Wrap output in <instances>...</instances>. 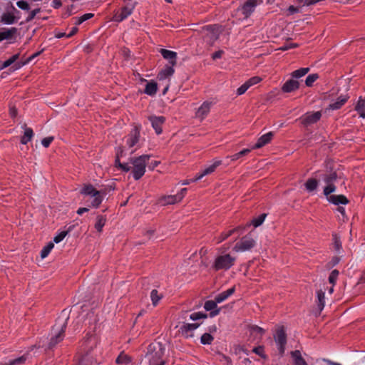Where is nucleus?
I'll return each mask as SVG.
<instances>
[{
	"label": "nucleus",
	"instance_id": "obj_21",
	"mask_svg": "<svg viewBox=\"0 0 365 365\" xmlns=\"http://www.w3.org/2000/svg\"><path fill=\"white\" fill-rule=\"evenodd\" d=\"M218 302L216 300H209L205 303L204 308L207 311H212L210 314V317H215L220 313V309L217 308V304Z\"/></svg>",
	"mask_w": 365,
	"mask_h": 365
},
{
	"label": "nucleus",
	"instance_id": "obj_14",
	"mask_svg": "<svg viewBox=\"0 0 365 365\" xmlns=\"http://www.w3.org/2000/svg\"><path fill=\"white\" fill-rule=\"evenodd\" d=\"M299 87L298 81L292 78L286 81L282 87V91L284 93H291L297 90Z\"/></svg>",
	"mask_w": 365,
	"mask_h": 365
},
{
	"label": "nucleus",
	"instance_id": "obj_46",
	"mask_svg": "<svg viewBox=\"0 0 365 365\" xmlns=\"http://www.w3.org/2000/svg\"><path fill=\"white\" fill-rule=\"evenodd\" d=\"M237 232V229H232L227 232H222L218 237L217 243H220L230 236H231L234 232Z\"/></svg>",
	"mask_w": 365,
	"mask_h": 365
},
{
	"label": "nucleus",
	"instance_id": "obj_51",
	"mask_svg": "<svg viewBox=\"0 0 365 365\" xmlns=\"http://www.w3.org/2000/svg\"><path fill=\"white\" fill-rule=\"evenodd\" d=\"M262 81V78L259 76H254L249 80H247L246 82L248 83L249 86L251 87L255 84H257Z\"/></svg>",
	"mask_w": 365,
	"mask_h": 365
},
{
	"label": "nucleus",
	"instance_id": "obj_29",
	"mask_svg": "<svg viewBox=\"0 0 365 365\" xmlns=\"http://www.w3.org/2000/svg\"><path fill=\"white\" fill-rule=\"evenodd\" d=\"M235 287H231L230 289L219 294L217 296L215 297V300L218 303H221L223 301H225L226 299H227L230 295H232L235 292Z\"/></svg>",
	"mask_w": 365,
	"mask_h": 365
},
{
	"label": "nucleus",
	"instance_id": "obj_63",
	"mask_svg": "<svg viewBox=\"0 0 365 365\" xmlns=\"http://www.w3.org/2000/svg\"><path fill=\"white\" fill-rule=\"evenodd\" d=\"M52 4H53V6L55 9H58V8L61 7L62 5V3L60 0H53Z\"/></svg>",
	"mask_w": 365,
	"mask_h": 365
},
{
	"label": "nucleus",
	"instance_id": "obj_41",
	"mask_svg": "<svg viewBox=\"0 0 365 365\" xmlns=\"http://www.w3.org/2000/svg\"><path fill=\"white\" fill-rule=\"evenodd\" d=\"M53 246L54 245L53 242H50L49 243H48V245L45 246L41 252V258L43 259L46 257L48 255L51 250L53 248Z\"/></svg>",
	"mask_w": 365,
	"mask_h": 365
},
{
	"label": "nucleus",
	"instance_id": "obj_47",
	"mask_svg": "<svg viewBox=\"0 0 365 365\" xmlns=\"http://www.w3.org/2000/svg\"><path fill=\"white\" fill-rule=\"evenodd\" d=\"M339 276V271L336 270V269H334L329 277V281L331 284H334V283L336 282V279H337V277Z\"/></svg>",
	"mask_w": 365,
	"mask_h": 365
},
{
	"label": "nucleus",
	"instance_id": "obj_11",
	"mask_svg": "<svg viewBox=\"0 0 365 365\" xmlns=\"http://www.w3.org/2000/svg\"><path fill=\"white\" fill-rule=\"evenodd\" d=\"M212 106V102L211 101L203 102V103L196 110L195 118L200 119L201 121L203 120L209 113Z\"/></svg>",
	"mask_w": 365,
	"mask_h": 365
},
{
	"label": "nucleus",
	"instance_id": "obj_39",
	"mask_svg": "<svg viewBox=\"0 0 365 365\" xmlns=\"http://www.w3.org/2000/svg\"><path fill=\"white\" fill-rule=\"evenodd\" d=\"M266 216H267L266 214H262L258 217L253 219L251 221V222L250 224H248V226L250 225H254L255 227H259V225H261L263 223Z\"/></svg>",
	"mask_w": 365,
	"mask_h": 365
},
{
	"label": "nucleus",
	"instance_id": "obj_18",
	"mask_svg": "<svg viewBox=\"0 0 365 365\" xmlns=\"http://www.w3.org/2000/svg\"><path fill=\"white\" fill-rule=\"evenodd\" d=\"M140 130L138 128L135 127L130 132L127 143L130 148L133 147L139 140Z\"/></svg>",
	"mask_w": 365,
	"mask_h": 365
},
{
	"label": "nucleus",
	"instance_id": "obj_10",
	"mask_svg": "<svg viewBox=\"0 0 365 365\" xmlns=\"http://www.w3.org/2000/svg\"><path fill=\"white\" fill-rule=\"evenodd\" d=\"M274 340L279 346L278 349L279 352L281 354H283L284 351V346L287 343V336L285 331L282 327L279 328L277 330V333L274 335Z\"/></svg>",
	"mask_w": 365,
	"mask_h": 365
},
{
	"label": "nucleus",
	"instance_id": "obj_61",
	"mask_svg": "<svg viewBox=\"0 0 365 365\" xmlns=\"http://www.w3.org/2000/svg\"><path fill=\"white\" fill-rule=\"evenodd\" d=\"M289 14H294V13L299 12V9L294 6H289L288 8Z\"/></svg>",
	"mask_w": 365,
	"mask_h": 365
},
{
	"label": "nucleus",
	"instance_id": "obj_50",
	"mask_svg": "<svg viewBox=\"0 0 365 365\" xmlns=\"http://www.w3.org/2000/svg\"><path fill=\"white\" fill-rule=\"evenodd\" d=\"M250 87L249 86L248 83L245 82L244 84H242L238 89L237 90V94L238 96L244 94L248 88Z\"/></svg>",
	"mask_w": 365,
	"mask_h": 365
},
{
	"label": "nucleus",
	"instance_id": "obj_5",
	"mask_svg": "<svg viewBox=\"0 0 365 365\" xmlns=\"http://www.w3.org/2000/svg\"><path fill=\"white\" fill-rule=\"evenodd\" d=\"M323 181L327 184L324 188V195L328 196L331 193L336 191L334 182L337 179V174L333 170H327L324 174L320 175Z\"/></svg>",
	"mask_w": 365,
	"mask_h": 365
},
{
	"label": "nucleus",
	"instance_id": "obj_45",
	"mask_svg": "<svg viewBox=\"0 0 365 365\" xmlns=\"http://www.w3.org/2000/svg\"><path fill=\"white\" fill-rule=\"evenodd\" d=\"M26 360V356H21L17 359L10 361L9 363L4 364V365H19L24 364Z\"/></svg>",
	"mask_w": 365,
	"mask_h": 365
},
{
	"label": "nucleus",
	"instance_id": "obj_8",
	"mask_svg": "<svg viewBox=\"0 0 365 365\" xmlns=\"http://www.w3.org/2000/svg\"><path fill=\"white\" fill-rule=\"evenodd\" d=\"M68 318L66 319L59 326V327H53V330L56 331L55 335L51 339L48 344V348L51 349L55 346L58 343L61 341L64 337V332L66 328Z\"/></svg>",
	"mask_w": 365,
	"mask_h": 365
},
{
	"label": "nucleus",
	"instance_id": "obj_28",
	"mask_svg": "<svg viewBox=\"0 0 365 365\" xmlns=\"http://www.w3.org/2000/svg\"><path fill=\"white\" fill-rule=\"evenodd\" d=\"M349 99V96L347 95L340 96L336 101L332 103L329 105V108L331 110H337L339 109Z\"/></svg>",
	"mask_w": 365,
	"mask_h": 365
},
{
	"label": "nucleus",
	"instance_id": "obj_3",
	"mask_svg": "<svg viewBox=\"0 0 365 365\" xmlns=\"http://www.w3.org/2000/svg\"><path fill=\"white\" fill-rule=\"evenodd\" d=\"M150 158V155H142L130 159V163L133 165V175L135 180H139L145 174L146 165Z\"/></svg>",
	"mask_w": 365,
	"mask_h": 365
},
{
	"label": "nucleus",
	"instance_id": "obj_56",
	"mask_svg": "<svg viewBox=\"0 0 365 365\" xmlns=\"http://www.w3.org/2000/svg\"><path fill=\"white\" fill-rule=\"evenodd\" d=\"M53 136H49V137H47V138H44L42 140H41V143L43 145V147L45 148H48L50 144L51 143V142L53 140Z\"/></svg>",
	"mask_w": 365,
	"mask_h": 365
},
{
	"label": "nucleus",
	"instance_id": "obj_42",
	"mask_svg": "<svg viewBox=\"0 0 365 365\" xmlns=\"http://www.w3.org/2000/svg\"><path fill=\"white\" fill-rule=\"evenodd\" d=\"M319 78V75L317 73H313L309 75L305 81V84L308 87L312 86L314 81H316Z\"/></svg>",
	"mask_w": 365,
	"mask_h": 365
},
{
	"label": "nucleus",
	"instance_id": "obj_7",
	"mask_svg": "<svg viewBox=\"0 0 365 365\" xmlns=\"http://www.w3.org/2000/svg\"><path fill=\"white\" fill-rule=\"evenodd\" d=\"M255 240L249 235L242 237L241 240L235 244L233 251L236 252H242L250 250L255 247Z\"/></svg>",
	"mask_w": 365,
	"mask_h": 365
},
{
	"label": "nucleus",
	"instance_id": "obj_55",
	"mask_svg": "<svg viewBox=\"0 0 365 365\" xmlns=\"http://www.w3.org/2000/svg\"><path fill=\"white\" fill-rule=\"evenodd\" d=\"M39 12H40L39 8L31 11V13L29 14V16L26 18V21L29 22L31 20H33L35 18L36 15Z\"/></svg>",
	"mask_w": 365,
	"mask_h": 365
},
{
	"label": "nucleus",
	"instance_id": "obj_49",
	"mask_svg": "<svg viewBox=\"0 0 365 365\" xmlns=\"http://www.w3.org/2000/svg\"><path fill=\"white\" fill-rule=\"evenodd\" d=\"M206 317H207V315L202 312H195V313H192V314H190V319L193 321L198 320V319H202V318H206Z\"/></svg>",
	"mask_w": 365,
	"mask_h": 365
},
{
	"label": "nucleus",
	"instance_id": "obj_30",
	"mask_svg": "<svg viewBox=\"0 0 365 365\" xmlns=\"http://www.w3.org/2000/svg\"><path fill=\"white\" fill-rule=\"evenodd\" d=\"M115 362L120 365H128L131 362V358L124 352H121L117 357Z\"/></svg>",
	"mask_w": 365,
	"mask_h": 365
},
{
	"label": "nucleus",
	"instance_id": "obj_16",
	"mask_svg": "<svg viewBox=\"0 0 365 365\" xmlns=\"http://www.w3.org/2000/svg\"><path fill=\"white\" fill-rule=\"evenodd\" d=\"M178 202H179V200L175 195H164L160 197L158 200V203L162 206L174 205Z\"/></svg>",
	"mask_w": 365,
	"mask_h": 365
},
{
	"label": "nucleus",
	"instance_id": "obj_22",
	"mask_svg": "<svg viewBox=\"0 0 365 365\" xmlns=\"http://www.w3.org/2000/svg\"><path fill=\"white\" fill-rule=\"evenodd\" d=\"M133 9L129 6H124L122 8L119 14H115L113 17L114 21L120 22L126 19L132 14Z\"/></svg>",
	"mask_w": 365,
	"mask_h": 365
},
{
	"label": "nucleus",
	"instance_id": "obj_58",
	"mask_svg": "<svg viewBox=\"0 0 365 365\" xmlns=\"http://www.w3.org/2000/svg\"><path fill=\"white\" fill-rule=\"evenodd\" d=\"M186 192H187V188H182L180 192H178V194L175 195L177 196L179 202H180L183 199V197L185 195Z\"/></svg>",
	"mask_w": 365,
	"mask_h": 365
},
{
	"label": "nucleus",
	"instance_id": "obj_20",
	"mask_svg": "<svg viewBox=\"0 0 365 365\" xmlns=\"http://www.w3.org/2000/svg\"><path fill=\"white\" fill-rule=\"evenodd\" d=\"M274 134L272 132H269L262 135L257 140V143L254 145L253 148H260L269 143L273 137Z\"/></svg>",
	"mask_w": 365,
	"mask_h": 365
},
{
	"label": "nucleus",
	"instance_id": "obj_13",
	"mask_svg": "<svg viewBox=\"0 0 365 365\" xmlns=\"http://www.w3.org/2000/svg\"><path fill=\"white\" fill-rule=\"evenodd\" d=\"M149 120L156 133L160 134L162 133L161 126L165 122V118L163 116H150Z\"/></svg>",
	"mask_w": 365,
	"mask_h": 365
},
{
	"label": "nucleus",
	"instance_id": "obj_1",
	"mask_svg": "<svg viewBox=\"0 0 365 365\" xmlns=\"http://www.w3.org/2000/svg\"><path fill=\"white\" fill-rule=\"evenodd\" d=\"M165 346L159 342L154 341L148 345L144 356V361L148 365H165L164 354Z\"/></svg>",
	"mask_w": 365,
	"mask_h": 365
},
{
	"label": "nucleus",
	"instance_id": "obj_35",
	"mask_svg": "<svg viewBox=\"0 0 365 365\" xmlns=\"http://www.w3.org/2000/svg\"><path fill=\"white\" fill-rule=\"evenodd\" d=\"M317 185H318V181H317V180H316L314 178L308 179L305 183V187L309 192H312V191H314V190H316L317 187Z\"/></svg>",
	"mask_w": 365,
	"mask_h": 365
},
{
	"label": "nucleus",
	"instance_id": "obj_9",
	"mask_svg": "<svg viewBox=\"0 0 365 365\" xmlns=\"http://www.w3.org/2000/svg\"><path fill=\"white\" fill-rule=\"evenodd\" d=\"M262 0H247L239 9L245 19L248 18L255 11V7L262 4Z\"/></svg>",
	"mask_w": 365,
	"mask_h": 365
},
{
	"label": "nucleus",
	"instance_id": "obj_31",
	"mask_svg": "<svg viewBox=\"0 0 365 365\" xmlns=\"http://www.w3.org/2000/svg\"><path fill=\"white\" fill-rule=\"evenodd\" d=\"M317 306H318L319 312H321L323 310V309L324 307V304H325V294H324V291L319 290L317 292Z\"/></svg>",
	"mask_w": 365,
	"mask_h": 365
},
{
	"label": "nucleus",
	"instance_id": "obj_48",
	"mask_svg": "<svg viewBox=\"0 0 365 365\" xmlns=\"http://www.w3.org/2000/svg\"><path fill=\"white\" fill-rule=\"evenodd\" d=\"M250 331H251V334H259L260 336H262L263 334L264 333V330L262 328H261L258 326H256V325L251 327Z\"/></svg>",
	"mask_w": 365,
	"mask_h": 365
},
{
	"label": "nucleus",
	"instance_id": "obj_2",
	"mask_svg": "<svg viewBox=\"0 0 365 365\" xmlns=\"http://www.w3.org/2000/svg\"><path fill=\"white\" fill-rule=\"evenodd\" d=\"M222 29L220 26L214 24L203 26L200 30L204 41L210 46H213L214 43L219 38Z\"/></svg>",
	"mask_w": 365,
	"mask_h": 365
},
{
	"label": "nucleus",
	"instance_id": "obj_59",
	"mask_svg": "<svg viewBox=\"0 0 365 365\" xmlns=\"http://www.w3.org/2000/svg\"><path fill=\"white\" fill-rule=\"evenodd\" d=\"M292 355L294 359V361L298 360V359H302V355L299 351H294L292 352Z\"/></svg>",
	"mask_w": 365,
	"mask_h": 365
},
{
	"label": "nucleus",
	"instance_id": "obj_52",
	"mask_svg": "<svg viewBox=\"0 0 365 365\" xmlns=\"http://www.w3.org/2000/svg\"><path fill=\"white\" fill-rule=\"evenodd\" d=\"M67 234H68V232H66V231H63V232H60L58 235H56L53 238V242L56 243H58V242H61L65 238V237L67 235Z\"/></svg>",
	"mask_w": 365,
	"mask_h": 365
},
{
	"label": "nucleus",
	"instance_id": "obj_37",
	"mask_svg": "<svg viewBox=\"0 0 365 365\" xmlns=\"http://www.w3.org/2000/svg\"><path fill=\"white\" fill-rule=\"evenodd\" d=\"M106 222V218L103 215H98L96 217V222L95 224V228L98 231L101 232L103 226Z\"/></svg>",
	"mask_w": 365,
	"mask_h": 365
},
{
	"label": "nucleus",
	"instance_id": "obj_4",
	"mask_svg": "<svg viewBox=\"0 0 365 365\" xmlns=\"http://www.w3.org/2000/svg\"><path fill=\"white\" fill-rule=\"evenodd\" d=\"M235 260L236 258L230 254L219 255L215 259L212 268L215 271L221 269L227 270L234 265Z\"/></svg>",
	"mask_w": 365,
	"mask_h": 365
},
{
	"label": "nucleus",
	"instance_id": "obj_53",
	"mask_svg": "<svg viewBox=\"0 0 365 365\" xmlns=\"http://www.w3.org/2000/svg\"><path fill=\"white\" fill-rule=\"evenodd\" d=\"M252 351L262 358H266V355L264 354L263 346H259L257 347H255Z\"/></svg>",
	"mask_w": 365,
	"mask_h": 365
},
{
	"label": "nucleus",
	"instance_id": "obj_40",
	"mask_svg": "<svg viewBox=\"0 0 365 365\" xmlns=\"http://www.w3.org/2000/svg\"><path fill=\"white\" fill-rule=\"evenodd\" d=\"M150 298L152 300V303L154 306H155L158 302L161 299L162 295L158 294V292L156 289H153L150 293Z\"/></svg>",
	"mask_w": 365,
	"mask_h": 365
},
{
	"label": "nucleus",
	"instance_id": "obj_36",
	"mask_svg": "<svg viewBox=\"0 0 365 365\" xmlns=\"http://www.w3.org/2000/svg\"><path fill=\"white\" fill-rule=\"evenodd\" d=\"M309 71V68H301L298 70L293 71L291 73V76L292 78H299L304 76H305Z\"/></svg>",
	"mask_w": 365,
	"mask_h": 365
},
{
	"label": "nucleus",
	"instance_id": "obj_32",
	"mask_svg": "<svg viewBox=\"0 0 365 365\" xmlns=\"http://www.w3.org/2000/svg\"><path fill=\"white\" fill-rule=\"evenodd\" d=\"M158 89V85L154 81L148 82L145 88V93L149 96H154Z\"/></svg>",
	"mask_w": 365,
	"mask_h": 365
},
{
	"label": "nucleus",
	"instance_id": "obj_38",
	"mask_svg": "<svg viewBox=\"0 0 365 365\" xmlns=\"http://www.w3.org/2000/svg\"><path fill=\"white\" fill-rule=\"evenodd\" d=\"M250 151L251 150L250 149H244L237 153H235L230 156H227V158H230L231 161H235L242 158L243 156H245L246 155L250 153Z\"/></svg>",
	"mask_w": 365,
	"mask_h": 365
},
{
	"label": "nucleus",
	"instance_id": "obj_23",
	"mask_svg": "<svg viewBox=\"0 0 365 365\" xmlns=\"http://www.w3.org/2000/svg\"><path fill=\"white\" fill-rule=\"evenodd\" d=\"M172 66H166L164 68H163L158 75V78L160 81L165 80L168 78H170L174 73V68Z\"/></svg>",
	"mask_w": 365,
	"mask_h": 365
},
{
	"label": "nucleus",
	"instance_id": "obj_27",
	"mask_svg": "<svg viewBox=\"0 0 365 365\" xmlns=\"http://www.w3.org/2000/svg\"><path fill=\"white\" fill-rule=\"evenodd\" d=\"M354 110L359 113L361 118H365V99L359 97L355 106Z\"/></svg>",
	"mask_w": 365,
	"mask_h": 365
},
{
	"label": "nucleus",
	"instance_id": "obj_26",
	"mask_svg": "<svg viewBox=\"0 0 365 365\" xmlns=\"http://www.w3.org/2000/svg\"><path fill=\"white\" fill-rule=\"evenodd\" d=\"M222 164V160H215L212 165L205 168L201 173H200V178H203L207 175L212 173L215 169Z\"/></svg>",
	"mask_w": 365,
	"mask_h": 365
},
{
	"label": "nucleus",
	"instance_id": "obj_15",
	"mask_svg": "<svg viewBox=\"0 0 365 365\" xmlns=\"http://www.w3.org/2000/svg\"><path fill=\"white\" fill-rule=\"evenodd\" d=\"M161 55L164 58L169 61L170 66H174L176 65V58H177V53L167 50L165 48H161L160 51Z\"/></svg>",
	"mask_w": 365,
	"mask_h": 365
},
{
	"label": "nucleus",
	"instance_id": "obj_57",
	"mask_svg": "<svg viewBox=\"0 0 365 365\" xmlns=\"http://www.w3.org/2000/svg\"><path fill=\"white\" fill-rule=\"evenodd\" d=\"M297 46H298V45L297 43H287V44H285L283 46L280 47L279 48V50L287 51L289 48H296Z\"/></svg>",
	"mask_w": 365,
	"mask_h": 365
},
{
	"label": "nucleus",
	"instance_id": "obj_25",
	"mask_svg": "<svg viewBox=\"0 0 365 365\" xmlns=\"http://www.w3.org/2000/svg\"><path fill=\"white\" fill-rule=\"evenodd\" d=\"M24 129V135L21 138V143L24 145L28 143V142L31 141L32 138L34 137V131L31 128L26 127V125H24L23 126Z\"/></svg>",
	"mask_w": 365,
	"mask_h": 365
},
{
	"label": "nucleus",
	"instance_id": "obj_19",
	"mask_svg": "<svg viewBox=\"0 0 365 365\" xmlns=\"http://www.w3.org/2000/svg\"><path fill=\"white\" fill-rule=\"evenodd\" d=\"M322 116L321 112L317 111L313 113H307L303 118V123L304 125L312 124L317 122Z\"/></svg>",
	"mask_w": 365,
	"mask_h": 365
},
{
	"label": "nucleus",
	"instance_id": "obj_43",
	"mask_svg": "<svg viewBox=\"0 0 365 365\" xmlns=\"http://www.w3.org/2000/svg\"><path fill=\"white\" fill-rule=\"evenodd\" d=\"M19 53L12 56L10 58H9L8 60H6V61L4 62L2 66L0 67V69H4V68L9 66L14 62H15L19 58Z\"/></svg>",
	"mask_w": 365,
	"mask_h": 365
},
{
	"label": "nucleus",
	"instance_id": "obj_62",
	"mask_svg": "<svg viewBox=\"0 0 365 365\" xmlns=\"http://www.w3.org/2000/svg\"><path fill=\"white\" fill-rule=\"evenodd\" d=\"M93 16V14H91V13H88V14H83V16H81V19L83 20V21L84 22L86 20H88L90 19L91 18H92Z\"/></svg>",
	"mask_w": 365,
	"mask_h": 365
},
{
	"label": "nucleus",
	"instance_id": "obj_24",
	"mask_svg": "<svg viewBox=\"0 0 365 365\" xmlns=\"http://www.w3.org/2000/svg\"><path fill=\"white\" fill-rule=\"evenodd\" d=\"M18 29L15 27H12L0 32V42L3 40H9L13 38L16 34Z\"/></svg>",
	"mask_w": 365,
	"mask_h": 365
},
{
	"label": "nucleus",
	"instance_id": "obj_44",
	"mask_svg": "<svg viewBox=\"0 0 365 365\" xmlns=\"http://www.w3.org/2000/svg\"><path fill=\"white\" fill-rule=\"evenodd\" d=\"M213 339L214 338L211 334L208 333H205L204 334L202 335L200 338V341L202 344H210L212 342Z\"/></svg>",
	"mask_w": 365,
	"mask_h": 365
},
{
	"label": "nucleus",
	"instance_id": "obj_12",
	"mask_svg": "<svg viewBox=\"0 0 365 365\" xmlns=\"http://www.w3.org/2000/svg\"><path fill=\"white\" fill-rule=\"evenodd\" d=\"M200 324L193 323V324H184L180 329L181 334L185 337H192L193 336V331L195 330Z\"/></svg>",
	"mask_w": 365,
	"mask_h": 365
},
{
	"label": "nucleus",
	"instance_id": "obj_54",
	"mask_svg": "<svg viewBox=\"0 0 365 365\" xmlns=\"http://www.w3.org/2000/svg\"><path fill=\"white\" fill-rule=\"evenodd\" d=\"M16 5L23 10H29L30 9L29 4L25 1H19L16 2Z\"/></svg>",
	"mask_w": 365,
	"mask_h": 365
},
{
	"label": "nucleus",
	"instance_id": "obj_17",
	"mask_svg": "<svg viewBox=\"0 0 365 365\" xmlns=\"http://www.w3.org/2000/svg\"><path fill=\"white\" fill-rule=\"evenodd\" d=\"M326 197L329 202H331L336 205H339V204L346 205L349 202L348 199L343 195H329Z\"/></svg>",
	"mask_w": 365,
	"mask_h": 365
},
{
	"label": "nucleus",
	"instance_id": "obj_33",
	"mask_svg": "<svg viewBox=\"0 0 365 365\" xmlns=\"http://www.w3.org/2000/svg\"><path fill=\"white\" fill-rule=\"evenodd\" d=\"M1 21L5 24H12L16 21V17L13 14L4 13L1 17Z\"/></svg>",
	"mask_w": 365,
	"mask_h": 365
},
{
	"label": "nucleus",
	"instance_id": "obj_60",
	"mask_svg": "<svg viewBox=\"0 0 365 365\" xmlns=\"http://www.w3.org/2000/svg\"><path fill=\"white\" fill-rule=\"evenodd\" d=\"M222 53H223V51L220 50L218 51L215 52L212 54V58L213 60H215L217 58H221Z\"/></svg>",
	"mask_w": 365,
	"mask_h": 365
},
{
	"label": "nucleus",
	"instance_id": "obj_34",
	"mask_svg": "<svg viewBox=\"0 0 365 365\" xmlns=\"http://www.w3.org/2000/svg\"><path fill=\"white\" fill-rule=\"evenodd\" d=\"M115 163V167L122 170L124 172H128L131 169V167L128 163H121L120 162L119 153L116 154Z\"/></svg>",
	"mask_w": 365,
	"mask_h": 365
},
{
	"label": "nucleus",
	"instance_id": "obj_6",
	"mask_svg": "<svg viewBox=\"0 0 365 365\" xmlns=\"http://www.w3.org/2000/svg\"><path fill=\"white\" fill-rule=\"evenodd\" d=\"M80 192L83 195L89 196L91 198H92L91 202V205L92 207H98L101 204L100 193L98 192V190H97L92 185H83Z\"/></svg>",
	"mask_w": 365,
	"mask_h": 365
},
{
	"label": "nucleus",
	"instance_id": "obj_64",
	"mask_svg": "<svg viewBox=\"0 0 365 365\" xmlns=\"http://www.w3.org/2000/svg\"><path fill=\"white\" fill-rule=\"evenodd\" d=\"M295 365H307V362L304 361L303 358L298 359V360L294 361Z\"/></svg>",
	"mask_w": 365,
	"mask_h": 365
}]
</instances>
